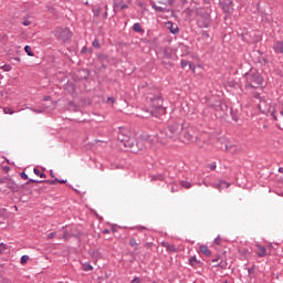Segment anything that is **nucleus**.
Wrapping results in <instances>:
<instances>
[{
    "mask_svg": "<svg viewBox=\"0 0 283 283\" xmlns=\"http://www.w3.org/2000/svg\"><path fill=\"white\" fill-rule=\"evenodd\" d=\"M146 98L151 107L149 116H165V114H167V107L163 105L165 101L163 99V93H160L159 88H148Z\"/></svg>",
    "mask_w": 283,
    "mask_h": 283,
    "instance_id": "obj_1",
    "label": "nucleus"
},
{
    "mask_svg": "<svg viewBox=\"0 0 283 283\" xmlns=\"http://www.w3.org/2000/svg\"><path fill=\"white\" fill-rule=\"evenodd\" d=\"M244 88L245 90H260L264 85V77L258 70H251L244 74Z\"/></svg>",
    "mask_w": 283,
    "mask_h": 283,
    "instance_id": "obj_2",
    "label": "nucleus"
},
{
    "mask_svg": "<svg viewBox=\"0 0 283 283\" xmlns=\"http://www.w3.org/2000/svg\"><path fill=\"white\" fill-rule=\"evenodd\" d=\"M182 132V123L176 122L172 125H169L168 127L160 130L159 135L161 138H170V140H182L181 137Z\"/></svg>",
    "mask_w": 283,
    "mask_h": 283,
    "instance_id": "obj_3",
    "label": "nucleus"
},
{
    "mask_svg": "<svg viewBox=\"0 0 283 283\" xmlns=\"http://www.w3.org/2000/svg\"><path fill=\"white\" fill-rule=\"evenodd\" d=\"M211 8H198L196 10L197 14V25L198 28H210L211 27Z\"/></svg>",
    "mask_w": 283,
    "mask_h": 283,
    "instance_id": "obj_4",
    "label": "nucleus"
},
{
    "mask_svg": "<svg viewBox=\"0 0 283 283\" xmlns=\"http://www.w3.org/2000/svg\"><path fill=\"white\" fill-rule=\"evenodd\" d=\"M118 147H124L129 150V147L134 145V138H132V132L125 127H119L117 132Z\"/></svg>",
    "mask_w": 283,
    "mask_h": 283,
    "instance_id": "obj_5",
    "label": "nucleus"
},
{
    "mask_svg": "<svg viewBox=\"0 0 283 283\" xmlns=\"http://www.w3.org/2000/svg\"><path fill=\"white\" fill-rule=\"evenodd\" d=\"M181 139L184 143H196L198 140V130L193 126L182 127Z\"/></svg>",
    "mask_w": 283,
    "mask_h": 283,
    "instance_id": "obj_6",
    "label": "nucleus"
},
{
    "mask_svg": "<svg viewBox=\"0 0 283 283\" xmlns=\"http://www.w3.org/2000/svg\"><path fill=\"white\" fill-rule=\"evenodd\" d=\"M55 35L60 41H63V43H67L72 39V31H70L69 28L57 27L55 29Z\"/></svg>",
    "mask_w": 283,
    "mask_h": 283,
    "instance_id": "obj_7",
    "label": "nucleus"
},
{
    "mask_svg": "<svg viewBox=\"0 0 283 283\" xmlns=\"http://www.w3.org/2000/svg\"><path fill=\"white\" fill-rule=\"evenodd\" d=\"M147 145H149V140L147 139H133V145L128 148V151H132L133 154H138V151H143V149H145Z\"/></svg>",
    "mask_w": 283,
    "mask_h": 283,
    "instance_id": "obj_8",
    "label": "nucleus"
},
{
    "mask_svg": "<svg viewBox=\"0 0 283 283\" xmlns=\"http://www.w3.org/2000/svg\"><path fill=\"white\" fill-rule=\"evenodd\" d=\"M219 6L227 17L233 14V0H219Z\"/></svg>",
    "mask_w": 283,
    "mask_h": 283,
    "instance_id": "obj_9",
    "label": "nucleus"
},
{
    "mask_svg": "<svg viewBox=\"0 0 283 283\" xmlns=\"http://www.w3.org/2000/svg\"><path fill=\"white\" fill-rule=\"evenodd\" d=\"M241 39L245 43H259V41H262V38L260 35H254V38H251V33L249 32L241 33Z\"/></svg>",
    "mask_w": 283,
    "mask_h": 283,
    "instance_id": "obj_10",
    "label": "nucleus"
},
{
    "mask_svg": "<svg viewBox=\"0 0 283 283\" xmlns=\"http://www.w3.org/2000/svg\"><path fill=\"white\" fill-rule=\"evenodd\" d=\"M273 120H276V125L280 129H283V111L280 112V116L275 115V112L271 113Z\"/></svg>",
    "mask_w": 283,
    "mask_h": 283,
    "instance_id": "obj_11",
    "label": "nucleus"
},
{
    "mask_svg": "<svg viewBox=\"0 0 283 283\" xmlns=\"http://www.w3.org/2000/svg\"><path fill=\"white\" fill-rule=\"evenodd\" d=\"M167 28L171 34H178V32H180L178 24L174 22H167Z\"/></svg>",
    "mask_w": 283,
    "mask_h": 283,
    "instance_id": "obj_12",
    "label": "nucleus"
},
{
    "mask_svg": "<svg viewBox=\"0 0 283 283\" xmlns=\"http://www.w3.org/2000/svg\"><path fill=\"white\" fill-rule=\"evenodd\" d=\"M213 187L214 189L222 191V189H229V187H231V184L227 181H219L218 184H213Z\"/></svg>",
    "mask_w": 283,
    "mask_h": 283,
    "instance_id": "obj_13",
    "label": "nucleus"
},
{
    "mask_svg": "<svg viewBox=\"0 0 283 283\" xmlns=\"http://www.w3.org/2000/svg\"><path fill=\"white\" fill-rule=\"evenodd\" d=\"M7 187L8 189H11L13 193H17L20 189L19 185H17L12 179H9V181L7 182Z\"/></svg>",
    "mask_w": 283,
    "mask_h": 283,
    "instance_id": "obj_14",
    "label": "nucleus"
},
{
    "mask_svg": "<svg viewBox=\"0 0 283 283\" xmlns=\"http://www.w3.org/2000/svg\"><path fill=\"white\" fill-rule=\"evenodd\" d=\"M273 50L276 52V54H283V41H276L273 44Z\"/></svg>",
    "mask_w": 283,
    "mask_h": 283,
    "instance_id": "obj_15",
    "label": "nucleus"
},
{
    "mask_svg": "<svg viewBox=\"0 0 283 283\" xmlns=\"http://www.w3.org/2000/svg\"><path fill=\"white\" fill-rule=\"evenodd\" d=\"M189 264L190 266H192L193 269H198V266H202V262L198 261V259L196 256H191L189 259Z\"/></svg>",
    "mask_w": 283,
    "mask_h": 283,
    "instance_id": "obj_16",
    "label": "nucleus"
},
{
    "mask_svg": "<svg viewBox=\"0 0 283 283\" xmlns=\"http://www.w3.org/2000/svg\"><path fill=\"white\" fill-rule=\"evenodd\" d=\"M92 11H93L94 18L99 19L101 12H103V6L101 4L95 6V8Z\"/></svg>",
    "mask_w": 283,
    "mask_h": 283,
    "instance_id": "obj_17",
    "label": "nucleus"
},
{
    "mask_svg": "<svg viewBox=\"0 0 283 283\" xmlns=\"http://www.w3.org/2000/svg\"><path fill=\"white\" fill-rule=\"evenodd\" d=\"M256 249H259V252H258L259 258H266V255H269L266 253V248H264L263 245L256 244Z\"/></svg>",
    "mask_w": 283,
    "mask_h": 283,
    "instance_id": "obj_18",
    "label": "nucleus"
},
{
    "mask_svg": "<svg viewBox=\"0 0 283 283\" xmlns=\"http://www.w3.org/2000/svg\"><path fill=\"white\" fill-rule=\"evenodd\" d=\"M200 253L206 255V258H211V250H209L208 245H200Z\"/></svg>",
    "mask_w": 283,
    "mask_h": 283,
    "instance_id": "obj_19",
    "label": "nucleus"
},
{
    "mask_svg": "<svg viewBox=\"0 0 283 283\" xmlns=\"http://www.w3.org/2000/svg\"><path fill=\"white\" fill-rule=\"evenodd\" d=\"M67 109L69 112H78L80 106L74 102H69Z\"/></svg>",
    "mask_w": 283,
    "mask_h": 283,
    "instance_id": "obj_20",
    "label": "nucleus"
},
{
    "mask_svg": "<svg viewBox=\"0 0 283 283\" xmlns=\"http://www.w3.org/2000/svg\"><path fill=\"white\" fill-rule=\"evenodd\" d=\"M134 32H138L139 34H143L145 32V29H143V25L140 23H135L133 25Z\"/></svg>",
    "mask_w": 283,
    "mask_h": 283,
    "instance_id": "obj_21",
    "label": "nucleus"
},
{
    "mask_svg": "<svg viewBox=\"0 0 283 283\" xmlns=\"http://www.w3.org/2000/svg\"><path fill=\"white\" fill-rule=\"evenodd\" d=\"M180 187H182L184 189H191V187H193V184L192 182H189L187 180H181L179 182Z\"/></svg>",
    "mask_w": 283,
    "mask_h": 283,
    "instance_id": "obj_22",
    "label": "nucleus"
},
{
    "mask_svg": "<svg viewBox=\"0 0 283 283\" xmlns=\"http://www.w3.org/2000/svg\"><path fill=\"white\" fill-rule=\"evenodd\" d=\"M63 238H64V240H70V238H78V234H75V233H72V232H69L67 230H65L63 232Z\"/></svg>",
    "mask_w": 283,
    "mask_h": 283,
    "instance_id": "obj_23",
    "label": "nucleus"
},
{
    "mask_svg": "<svg viewBox=\"0 0 283 283\" xmlns=\"http://www.w3.org/2000/svg\"><path fill=\"white\" fill-rule=\"evenodd\" d=\"M113 8H114V13L116 14V8H119V10H127V8H129V6H127V4H120V3H118V2H115L114 6H113Z\"/></svg>",
    "mask_w": 283,
    "mask_h": 283,
    "instance_id": "obj_24",
    "label": "nucleus"
},
{
    "mask_svg": "<svg viewBox=\"0 0 283 283\" xmlns=\"http://www.w3.org/2000/svg\"><path fill=\"white\" fill-rule=\"evenodd\" d=\"M151 180H154V181L159 180L160 182H163V180H165V175H163V174L153 175Z\"/></svg>",
    "mask_w": 283,
    "mask_h": 283,
    "instance_id": "obj_25",
    "label": "nucleus"
},
{
    "mask_svg": "<svg viewBox=\"0 0 283 283\" xmlns=\"http://www.w3.org/2000/svg\"><path fill=\"white\" fill-rule=\"evenodd\" d=\"M82 271H94V266H92V264L85 262V263L82 265Z\"/></svg>",
    "mask_w": 283,
    "mask_h": 283,
    "instance_id": "obj_26",
    "label": "nucleus"
},
{
    "mask_svg": "<svg viewBox=\"0 0 283 283\" xmlns=\"http://www.w3.org/2000/svg\"><path fill=\"white\" fill-rule=\"evenodd\" d=\"M33 174H35V176H39L40 178H48L45 172H41V170H39V168H34Z\"/></svg>",
    "mask_w": 283,
    "mask_h": 283,
    "instance_id": "obj_27",
    "label": "nucleus"
},
{
    "mask_svg": "<svg viewBox=\"0 0 283 283\" xmlns=\"http://www.w3.org/2000/svg\"><path fill=\"white\" fill-rule=\"evenodd\" d=\"M166 251H168V253H177L178 248H176V245L168 244V247L166 248Z\"/></svg>",
    "mask_w": 283,
    "mask_h": 283,
    "instance_id": "obj_28",
    "label": "nucleus"
},
{
    "mask_svg": "<svg viewBox=\"0 0 283 283\" xmlns=\"http://www.w3.org/2000/svg\"><path fill=\"white\" fill-rule=\"evenodd\" d=\"M24 52L28 54V56H34V52H32V46L25 45Z\"/></svg>",
    "mask_w": 283,
    "mask_h": 283,
    "instance_id": "obj_29",
    "label": "nucleus"
},
{
    "mask_svg": "<svg viewBox=\"0 0 283 283\" xmlns=\"http://www.w3.org/2000/svg\"><path fill=\"white\" fill-rule=\"evenodd\" d=\"M129 245L135 247V251H138V242H136L135 238L129 239Z\"/></svg>",
    "mask_w": 283,
    "mask_h": 283,
    "instance_id": "obj_30",
    "label": "nucleus"
},
{
    "mask_svg": "<svg viewBox=\"0 0 283 283\" xmlns=\"http://www.w3.org/2000/svg\"><path fill=\"white\" fill-rule=\"evenodd\" d=\"M199 34H200L201 39H205V40L209 39V36H210L209 32L206 30L199 31Z\"/></svg>",
    "mask_w": 283,
    "mask_h": 283,
    "instance_id": "obj_31",
    "label": "nucleus"
},
{
    "mask_svg": "<svg viewBox=\"0 0 283 283\" xmlns=\"http://www.w3.org/2000/svg\"><path fill=\"white\" fill-rule=\"evenodd\" d=\"M175 1L176 0H164V1H159V3L161 4V6H174V3H175Z\"/></svg>",
    "mask_w": 283,
    "mask_h": 283,
    "instance_id": "obj_32",
    "label": "nucleus"
},
{
    "mask_svg": "<svg viewBox=\"0 0 283 283\" xmlns=\"http://www.w3.org/2000/svg\"><path fill=\"white\" fill-rule=\"evenodd\" d=\"M93 260H96L98 258H101V252H98V250H93L91 253Z\"/></svg>",
    "mask_w": 283,
    "mask_h": 283,
    "instance_id": "obj_33",
    "label": "nucleus"
},
{
    "mask_svg": "<svg viewBox=\"0 0 283 283\" xmlns=\"http://www.w3.org/2000/svg\"><path fill=\"white\" fill-rule=\"evenodd\" d=\"M28 260H30L29 255H22L20 260V264L22 265L28 264Z\"/></svg>",
    "mask_w": 283,
    "mask_h": 283,
    "instance_id": "obj_34",
    "label": "nucleus"
},
{
    "mask_svg": "<svg viewBox=\"0 0 283 283\" xmlns=\"http://www.w3.org/2000/svg\"><path fill=\"white\" fill-rule=\"evenodd\" d=\"M164 56L165 59H171V50L164 49Z\"/></svg>",
    "mask_w": 283,
    "mask_h": 283,
    "instance_id": "obj_35",
    "label": "nucleus"
},
{
    "mask_svg": "<svg viewBox=\"0 0 283 283\" xmlns=\"http://www.w3.org/2000/svg\"><path fill=\"white\" fill-rule=\"evenodd\" d=\"M227 269V262L220 261L218 264L213 265V268Z\"/></svg>",
    "mask_w": 283,
    "mask_h": 283,
    "instance_id": "obj_36",
    "label": "nucleus"
},
{
    "mask_svg": "<svg viewBox=\"0 0 283 283\" xmlns=\"http://www.w3.org/2000/svg\"><path fill=\"white\" fill-rule=\"evenodd\" d=\"M92 45H93V48H95L96 50H99V48H101V42L98 41V39H95V40L92 42Z\"/></svg>",
    "mask_w": 283,
    "mask_h": 283,
    "instance_id": "obj_37",
    "label": "nucleus"
},
{
    "mask_svg": "<svg viewBox=\"0 0 283 283\" xmlns=\"http://www.w3.org/2000/svg\"><path fill=\"white\" fill-rule=\"evenodd\" d=\"M31 182H34L35 185H43V180H34V179H29L27 181V185H30Z\"/></svg>",
    "mask_w": 283,
    "mask_h": 283,
    "instance_id": "obj_38",
    "label": "nucleus"
},
{
    "mask_svg": "<svg viewBox=\"0 0 283 283\" xmlns=\"http://www.w3.org/2000/svg\"><path fill=\"white\" fill-rule=\"evenodd\" d=\"M46 10L50 14H56V9L54 7H46Z\"/></svg>",
    "mask_w": 283,
    "mask_h": 283,
    "instance_id": "obj_39",
    "label": "nucleus"
},
{
    "mask_svg": "<svg viewBox=\"0 0 283 283\" xmlns=\"http://www.w3.org/2000/svg\"><path fill=\"white\" fill-rule=\"evenodd\" d=\"M2 70H3L4 72H10V71L12 70V65H10V64H4V65L2 66Z\"/></svg>",
    "mask_w": 283,
    "mask_h": 283,
    "instance_id": "obj_40",
    "label": "nucleus"
},
{
    "mask_svg": "<svg viewBox=\"0 0 283 283\" xmlns=\"http://www.w3.org/2000/svg\"><path fill=\"white\" fill-rule=\"evenodd\" d=\"M128 255H130L129 262H136V253H134V252H128Z\"/></svg>",
    "mask_w": 283,
    "mask_h": 283,
    "instance_id": "obj_41",
    "label": "nucleus"
},
{
    "mask_svg": "<svg viewBox=\"0 0 283 283\" xmlns=\"http://www.w3.org/2000/svg\"><path fill=\"white\" fill-rule=\"evenodd\" d=\"M6 214L0 212V224H6Z\"/></svg>",
    "mask_w": 283,
    "mask_h": 283,
    "instance_id": "obj_42",
    "label": "nucleus"
},
{
    "mask_svg": "<svg viewBox=\"0 0 283 283\" xmlns=\"http://www.w3.org/2000/svg\"><path fill=\"white\" fill-rule=\"evenodd\" d=\"M3 112H4V114H14V111L10 107H4Z\"/></svg>",
    "mask_w": 283,
    "mask_h": 283,
    "instance_id": "obj_43",
    "label": "nucleus"
},
{
    "mask_svg": "<svg viewBox=\"0 0 283 283\" xmlns=\"http://www.w3.org/2000/svg\"><path fill=\"white\" fill-rule=\"evenodd\" d=\"M255 273V265H252L251 268L248 269V274L253 275Z\"/></svg>",
    "mask_w": 283,
    "mask_h": 283,
    "instance_id": "obj_44",
    "label": "nucleus"
},
{
    "mask_svg": "<svg viewBox=\"0 0 283 283\" xmlns=\"http://www.w3.org/2000/svg\"><path fill=\"white\" fill-rule=\"evenodd\" d=\"M9 180L10 179L8 177L0 178V185H8Z\"/></svg>",
    "mask_w": 283,
    "mask_h": 283,
    "instance_id": "obj_45",
    "label": "nucleus"
},
{
    "mask_svg": "<svg viewBox=\"0 0 283 283\" xmlns=\"http://www.w3.org/2000/svg\"><path fill=\"white\" fill-rule=\"evenodd\" d=\"M155 11L156 12H167V9L157 6V7H155Z\"/></svg>",
    "mask_w": 283,
    "mask_h": 283,
    "instance_id": "obj_46",
    "label": "nucleus"
},
{
    "mask_svg": "<svg viewBox=\"0 0 283 283\" xmlns=\"http://www.w3.org/2000/svg\"><path fill=\"white\" fill-rule=\"evenodd\" d=\"M143 282V280L140 279V277H138V276H135L132 281H130V283H142Z\"/></svg>",
    "mask_w": 283,
    "mask_h": 283,
    "instance_id": "obj_47",
    "label": "nucleus"
},
{
    "mask_svg": "<svg viewBox=\"0 0 283 283\" xmlns=\"http://www.w3.org/2000/svg\"><path fill=\"white\" fill-rule=\"evenodd\" d=\"M214 244H222V238H220V235H218L216 239H214Z\"/></svg>",
    "mask_w": 283,
    "mask_h": 283,
    "instance_id": "obj_48",
    "label": "nucleus"
},
{
    "mask_svg": "<svg viewBox=\"0 0 283 283\" xmlns=\"http://www.w3.org/2000/svg\"><path fill=\"white\" fill-rule=\"evenodd\" d=\"M87 52H92V49H87V46H84V48L81 50V54H87Z\"/></svg>",
    "mask_w": 283,
    "mask_h": 283,
    "instance_id": "obj_49",
    "label": "nucleus"
},
{
    "mask_svg": "<svg viewBox=\"0 0 283 283\" xmlns=\"http://www.w3.org/2000/svg\"><path fill=\"white\" fill-rule=\"evenodd\" d=\"M187 65H189V61L182 60V61H181V67H182V70H185V69L187 67Z\"/></svg>",
    "mask_w": 283,
    "mask_h": 283,
    "instance_id": "obj_50",
    "label": "nucleus"
},
{
    "mask_svg": "<svg viewBox=\"0 0 283 283\" xmlns=\"http://www.w3.org/2000/svg\"><path fill=\"white\" fill-rule=\"evenodd\" d=\"M8 249V245L6 243H0V253L1 251H6Z\"/></svg>",
    "mask_w": 283,
    "mask_h": 283,
    "instance_id": "obj_51",
    "label": "nucleus"
},
{
    "mask_svg": "<svg viewBox=\"0 0 283 283\" xmlns=\"http://www.w3.org/2000/svg\"><path fill=\"white\" fill-rule=\"evenodd\" d=\"M20 176H21L22 180H28V174H25V171H22L20 174Z\"/></svg>",
    "mask_w": 283,
    "mask_h": 283,
    "instance_id": "obj_52",
    "label": "nucleus"
},
{
    "mask_svg": "<svg viewBox=\"0 0 283 283\" xmlns=\"http://www.w3.org/2000/svg\"><path fill=\"white\" fill-rule=\"evenodd\" d=\"M188 65H189V70H192V72L196 71V64H193L192 62H189Z\"/></svg>",
    "mask_w": 283,
    "mask_h": 283,
    "instance_id": "obj_53",
    "label": "nucleus"
},
{
    "mask_svg": "<svg viewBox=\"0 0 283 283\" xmlns=\"http://www.w3.org/2000/svg\"><path fill=\"white\" fill-rule=\"evenodd\" d=\"M22 25H25V27L32 25V22H31L30 20L25 19V20L22 22Z\"/></svg>",
    "mask_w": 283,
    "mask_h": 283,
    "instance_id": "obj_54",
    "label": "nucleus"
},
{
    "mask_svg": "<svg viewBox=\"0 0 283 283\" xmlns=\"http://www.w3.org/2000/svg\"><path fill=\"white\" fill-rule=\"evenodd\" d=\"M56 235V232H51L48 234V240H52Z\"/></svg>",
    "mask_w": 283,
    "mask_h": 283,
    "instance_id": "obj_55",
    "label": "nucleus"
},
{
    "mask_svg": "<svg viewBox=\"0 0 283 283\" xmlns=\"http://www.w3.org/2000/svg\"><path fill=\"white\" fill-rule=\"evenodd\" d=\"M46 184V185H54V181L52 179H48V180H42V184Z\"/></svg>",
    "mask_w": 283,
    "mask_h": 283,
    "instance_id": "obj_56",
    "label": "nucleus"
},
{
    "mask_svg": "<svg viewBox=\"0 0 283 283\" xmlns=\"http://www.w3.org/2000/svg\"><path fill=\"white\" fill-rule=\"evenodd\" d=\"M107 17H109V13H107V11H104L102 14V19L107 20Z\"/></svg>",
    "mask_w": 283,
    "mask_h": 283,
    "instance_id": "obj_57",
    "label": "nucleus"
},
{
    "mask_svg": "<svg viewBox=\"0 0 283 283\" xmlns=\"http://www.w3.org/2000/svg\"><path fill=\"white\" fill-rule=\"evenodd\" d=\"M161 247H164V249H167L169 247V242L163 241L161 242Z\"/></svg>",
    "mask_w": 283,
    "mask_h": 283,
    "instance_id": "obj_58",
    "label": "nucleus"
},
{
    "mask_svg": "<svg viewBox=\"0 0 283 283\" xmlns=\"http://www.w3.org/2000/svg\"><path fill=\"white\" fill-rule=\"evenodd\" d=\"M252 96H253V98H260V93H258V92H252Z\"/></svg>",
    "mask_w": 283,
    "mask_h": 283,
    "instance_id": "obj_59",
    "label": "nucleus"
},
{
    "mask_svg": "<svg viewBox=\"0 0 283 283\" xmlns=\"http://www.w3.org/2000/svg\"><path fill=\"white\" fill-rule=\"evenodd\" d=\"M102 233H103L104 235H106L107 233H112V230H109V229H104V230L102 231Z\"/></svg>",
    "mask_w": 283,
    "mask_h": 283,
    "instance_id": "obj_60",
    "label": "nucleus"
},
{
    "mask_svg": "<svg viewBox=\"0 0 283 283\" xmlns=\"http://www.w3.org/2000/svg\"><path fill=\"white\" fill-rule=\"evenodd\" d=\"M211 171H216V163L210 164Z\"/></svg>",
    "mask_w": 283,
    "mask_h": 283,
    "instance_id": "obj_61",
    "label": "nucleus"
},
{
    "mask_svg": "<svg viewBox=\"0 0 283 283\" xmlns=\"http://www.w3.org/2000/svg\"><path fill=\"white\" fill-rule=\"evenodd\" d=\"M145 249H151V243L147 242L144 244Z\"/></svg>",
    "mask_w": 283,
    "mask_h": 283,
    "instance_id": "obj_62",
    "label": "nucleus"
},
{
    "mask_svg": "<svg viewBox=\"0 0 283 283\" xmlns=\"http://www.w3.org/2000/svg\"><path fill=\"white\" fill-rule=\"evenodd\" d=\"M43 101H52V96L46 95V96L43 97Z\"/></svg>",
    "mask_w": 283,
    "mask_h": 283,
    "instance_id": "obj_63",
    "label": "nucleus"
},
{
    "mask_svg": "<svg viewBox=\"0 0 283 283\" xmlns=\"http://www.w3.org/2000/svg\"><path fill=\"white\" fill-rule=\"evenodd\" d=\"M3 171H6V174H8V171H10V167L9 166H4L3 167Z\"/></svg>",
    "mask_w": 283,
    "mask_h": 283,
    "instance_id": "obj_64",
    "label": "nucleus"
}]
</instances>
